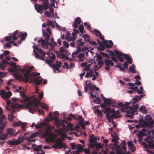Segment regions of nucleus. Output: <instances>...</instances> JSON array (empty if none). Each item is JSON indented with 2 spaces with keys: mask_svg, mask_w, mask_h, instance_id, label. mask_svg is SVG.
<instances>
[{
  "mask_svg": "<svg viewBox=\"0 0 154 154\" xmlns=\"http://www.w3.org/2000/svg\"><path fill=\"white\" fill-rule=\"evenodd\" d=\"M92 87H93L92 90L90 92L91 96H97L96 95L94 94V90L96 89L97 91H98L99 90V88L96 87L95 85H92Z\"/></svg>",
  "mask_w": 154,
  "mask_h": 154,
  "instance_id": "obj_22",
  "label": "nucleus"
},
{
  "mask_svg": "<svg viewBox=\"0 0 154 154\" xmlns=\"http://www.w3.org/2000/svg\"><path fill=\"white\" fill-rule=\"evenodd\" d=\"M47 125V123L44 122H41L39 124H36L35 125V128L38 129L42 127L43 126H46Z\"/></svg>",
  "mask_w": 154,
  "mask_h": 154,
  "instance_id": "obj_28",
  "label": "nucleus"
},
{
  "mask_svg": "<svg viewBox=\"0 0 154 154\" xmlns=\"http://www.w3.org/2000/svg\"><path fill=\"white\" fill-rule=\"evenodd\" d=\"M62 65L61 62L60 61H58V60H57L56 64H53L51 65V67L53 68V69L54 73H56V72L55 70L59 71V72H61V71L59 70L61 66Z\"/></svg>",
  "mask_w": 154,
  "mask_h": 154,
  "instance_id": "obj_12",
  "label": "nucleus"
},
{
  "mask_svg": "<svg viewBox=\"0 0 154 154\" xmlns=\"http://www.w3.org/2000/svg\"><path fill=\"white\" fill-rule=\"evenodd\" d=\"M81 36L84 38L85 39V41L86 42H89L90 40L89 35L87 34H84L81 35Z\"/></svg>",
  "mask_w": 154,
  "mask_h": 154,
  "instance_id": "obj_45",
  "label": "nucleus"
},
{
  "mask_svg": "<svg viewBox=\"0 0 154 154\" xmlns=\"http://www.w3.org/2000/svg\"><path fill=\"white\" fill-rule=\"evenodd\" d=\"M40 75V73L38 72H36L35 73L34 72L32 73L31 74V76H33V77L31 78L30 81V82H34L35 85H40L42 82V79L41 78V77H37Z\"/></svg>",
  "mask_w": 154,
  "mask_h": 154,
  "instance_id": "obj_8",
  "label": "nucleus"
},
{
  "mask_svg": "<svg viewBox=\"0 0 154 154\" xmlns=\"http://www.w3.org/2000/svg\"><path fill=\"white\" fill-rule=\"evenodd\" d=\"M83 147L82 145L80 144H79L77 145V148L76 150L80 153L83 151Z\"/></svg>",
  "mask_w": 154,
  "mask_h": 154,
  "instance_id": "obj_32",
  "label": "nucleus"
},
{
  "mask_svg": "<svg viewBox=\"0 0 154 154\" xmlns=\"http://www.w3.org/2000/svg\"><path fill=\"white\" fill-rule=\"evenodd\" d=\"M91 97L92 99H94V97H96L95 99H94L93 100V101L94 103L99 104L101 103V100L98 97Z\"/></svg>",
  "mask_w": 154,
  "mask_h": 154,
  "instance_id": "obj_40",
  "label": "nucleus"
},
{
  "mask_svg": "<svg viewBox=\"0 0 154 154\" xmlns=\"http://www.w3.org/2000/svg\"><path fill=\"white\" fill-rule=\"evenodd\" d=\"M40 133L38 131L35 132L33 133L30 136V138H33L35 137H36V136H38V135H39L40 134Z\"/></svg>",
  "mask_w": 154,
  "mask_h": 154,
  "instance_id": "obj_51",
  "label": "nucleus"
},
{
  "mask_svg": "<svg viewBox=\"0 0 154 154\" xmlns=\"http://www.w3.org/2000/svg\"><path fill=\"white\" fill-rule=\"evenodd\" d=\"M92 136H90L89 140L91 143H94L95 141L96 140V138H94V134H92Z\"/></svg>",
  "mask_w": 154,
  "mask_h": 154,
  "instance_id": "obj_48",
  "label": "nucleus"
},
{
  "mask_svg": "<svg viewBox=\"0 0 154 154\" xmlns=\"http://www.w3.org/2000/svg\"><path fill=\"white\" fill-rule=\"evenodd\" d=\"M104 63L106 66L105 68V70L109 71L110 68V66H113L114 65L113 62L111 60L106 59L104 60Z\"/></svg>",
  "mask_w": 154,
  "mask_h": 154,
  "instance_id": "obj_11",
  "label": "nucleus"
},
{
  "mask_svg": "<svg viewBox=\"0 0 154 154\" xmlns=\"http://www.w3.org/2000/svg\"><path fill=\"white\" fill-rule=\"evenodd\" d=\"M27 123L26 122H22L21 121H18L15 124L16 126H21V129L23 131H25V128Z\"/></svg>",
  "mask_w": 154,
  "mask_h": 154,
  "instance_id": "obj_14",
  "label": "nucleus"
},
{
  "mask_svg": "<svg viewBox=\"0 0 154 154\" xmlns=\"http://www.w3.org/2000/svg\"><path fill=\"white\" fill-rule=\"evenodd\" d=\"M93 72L92 70H91L88 72L85 76L86 78H88L89 77H92L93 76Z\"/></svg>",
  "mask_w": 154,
  "mask_h": 154,
  "instance_id": "obj_46",
  "label": "nucleus"
},
{
  "mask_svg": "<svg viewBox=\"0 0 154 154\" xmlns=\"http://www.w3.org/2000/svg\"><path fill=\"white\" fill-rule=\"evenodd\" d=\"M81 19L79 17H77L75 18L74 20V22L77 23L78 24H80Z\"/></svg>",
  "mask_w": 154,
  "mask_h": 154,
  "instance_id": "obj_57",
  "label": "nucleus"
},
{
  "mask_svg": "<svg viewBox=\"0 0 154 154\" xmlns=\"http://www.w3.org/2000/svg\"><path fill=\"white\" fill-rule=\"evenodd\" d=\"M50 131L51 130L50 129V131L46 133V136L48 137L46 138L45 140L47 142H54L57 135L54 133H51ZM54 142L55 143L52 146L53 148L55 149H60L64 147V148H66V147L65 146H66L65 143L61 142V138H57L55 140Z\"/></svg>",
  "mask_w": 154,
  "mask_h": 154,
  "instance_id": "obj_1",
  "label": "nucleus"
},
{
  "mask_svg": "<svg viewBox=\"0 0 154 154\" xmlns=\"http://www.w3.org/2000/svg\"><path fill=\"white\" fill-rule=\"evenodd\" d=\"M13 117L14 118L15 117L14 116L13 112H11L10 114H8V119L10 122H11L13 120Z\"/></svg>",
  "mask_w": 154,
  "mask_h": 154,
  "instance_id": "obj_41",
  "label": "nucleus"
},
{
  "mask_svg": "<svg viewBox=\"0 0 154 154\" xmlns=\"http://www.w3.org/2000/svg\"><path fill=\"white\" fill-rule=\"evenodd\" d=\"M8 64L12 67L8 69V71L11 72L14 76L17 79H19V75H20L19 72L20 66H17L16 63L13 62H11L8 63Z\"/></svg>",
  "mask_w": 154,
  "mask_h": 154,
  "instance_id": "obj_4",
  "label": "nucleus"
},
{
  "mask_svg": "<svg viewBox=\"0 0 154 154\" xmlns=\"http://www.w3.org/2000/svg\"><path fill=\"white\" fill-rule=\"evenodd\" d=\"M10 97H2V98L5 100H7L6 102L8 105H9L12 103L10 100H8V99Z\"/></svg>",
  "mask_w": 154,
  "mask_h": 154,
  "instance_id": "obj_52",
  "label": "nucleus"
},
{
  "mask_svg": "<svg viewBox=\"0 0 154 154\" xmlns=\"http://www.w3.org/2000/svg\"><path fill=\"white\" fill-rule=\"evenodd\" d=\"M114 51L115 54L118 55L117 58L120 62H122L124 61V59L122 57V56H123L128 61L129 63L130 64L132 63V59L128 55L122 53L118 51Z\"/></svg>",
  "mask_w": 154,
  "mask_h": 154,
  "instance_id": "obj_6",
  "label": "nucleus"
},
{
  "mask_svg": "<svg viewBox=\"0 0 154 154\" xmlns=\"http://www.w3.org/2000/svg\"><path fill=\"white\" fill-rule=\"evenodd\" d=\"M0 95L1 96H11L12 93L11 91L7 92L5 90H2L1 91Z\"/></svg>",
  "mask_w": 154,
  "mask_h": 154,
  "instance_id": "obj_16",
  "label": "nucleus"
},
{
  "mask_svg": "<svg viewBox=\"0 0 154 154\" xmlns=\"http://www.w3.org/2000/svg\"><path fill=\"white\" fill-rule=\"evenodd\" d=\"M7 134L6 133L2 134L0 135V140H5L7 137Z\"/></svg>",
  "mask_w": 154,
  "mask_h": 154,
  "instance_id": "obj_42",
  "label": "nucleus"
},
{
  "mask_svg": "<svg viewBox=\"0 0 154 154\" xmlns=\"http://www.w3.org/2000/svg\"><path fill=\"white\" fill-rule=\"evenodd\" d=\"M83 151L84 152L85 154H90L91 153L90 150L87 148L83 149Z\"/></svg>",
  "mask_w": 154,
  "mask_h": 154,
  "instance_id": "obj_62",
  "label": "nucleus"
},
{
  "mask_svg": "<svg viewBox=\"0 0 154 154\" xmlns=\"http://www.w3.org/2000/svg\"><path fill=\"white\" fill-rule=\"evenodd\" d=\"M129 150L132 152H134L135 151L136 148L134 146V145L132 146H129Z\"/></svg>",
  "mask_w": 154,
  "mask_h": 154,
  "instance_id": "obj_59",
  "label": "nucleus"
},
{
  "mask_svg": "<svg viewBox=\"0 0 154 154\" xmlns=\"http://www.w3.org/2000/svg\"><path fill=\"white\" fill-rule=\"evenodd\" d=\"M27 35V33L26 32H21L20 34H18V37H21V40L23 41L26 38Z\"/></svg>",
  "mask_w": 154,
  "mask_h": 154,
  "instance_id": "obj_26",
  "label": "nucleus"
},
{
  "mask_svg": "<svg viewBox=\"0 0 154 154\" xmlns=\"http://www.w3.org/2000/svg\"><path fill=\"white\" fill-rule=\"evenodd\" d=\"M102 99L108 106L110 105L111 103V100L109 99H107L105 97H102Z\"/></svg>",
  "mask_w": 154,
  "mask_h": 154,
  "instance_id": "obj_33",
  "label": "nucleus"
},
{
  "mask_svg": "<svg viewBox=\"0 0 154 154\" xmlns=\"http://www.w3.org/2000/svg\"><path fill=\"white\" fill-rule=\"evenodd\" d=\"M56 124V125L57 128H59L61 125V122L59 119H56L55 118V120H54Z\"/></svg>",
  "mask_w": 154,
  "mask_h": 154,
  "instance_id": "obj_29",
  "label": "nucleus"
},
{
  "mask_svg": "<svg viewBox=\"0 0 154 154\" xmlns=\"http://www.w3.org/2000/svg\"><path fill=\"white\" fill-rule=\"evenodd\" d=\"M7 120L5 116L2 115L0 117V134L2 133L7 125Z\"/></svg>",
  "mask_w": 154,
  "mask_h": 154,
  "instance_id": "obj_10",
  "label": "nucleus"
},
{
  "mask_svg": "<svg viewBox=\"0 0 154 154\" xmlns=\"http://www.w3.org/2000/svg\"><path fill=\"white\" fill-rule=\"evenodd\" d=\"M46 54L48 55V57H49L50 59L53 61L55 60V56L54 54L49 52H47Z\"/></svg>",
  "mask_w": 154,
  "mask_h": 154,
  "instance_id": "obj_27",
  "label": "nucleus"
},
{
  "mask_svg": "<svg viewBox=\"0 0 154 154\" xmlns=\"http://www.w3.org/2000/svg\"><path fill=\"white\" fill-rule=\"evenodd\" d=\"M15 131L14 129L9 128L7 130L6 133L7 134V136L9 135L10 136H11L12 135L16 136L19 133V131H17L15 134Z\"/></svg>",
  "mask_w": 154,
  "mask_h": 154,
  "instance_id": "obj_13",
  "label": "nucleus"
},
{
  "mask_svg": "<svg viewBox=\"0 0 154 154\" xmlns=\"http://www.w3.org/2000/svg\"><path fill=\"white\" fill-rule=\"evenodd\" d=\"M48 117L51 120H53L54 119V118L53 117L52 113L51 112H50L49 113L48 115Z\"/></svg>",
  "mask_w": 154,
  "mask_h": 154,
  "instance_id": "obj_58",
  "label": "nucleus"
},
{
  "mask_svg": "<svg viewBox=\"0 0 154 154\" xmlns=\"http://www.w3.org/2000/svg\"><path fill=\"white\" fill-rule=\"evenodd\" d=\"M57 55V57L61 59H64L65 57V55L62 53H59L58 52H56Z\"/></svg>",
  "mask_w": 154,
  "mask_h": 154,
  "instance_id": "obj_38",
  "label": "nucleus"
},
{
  "mask_svg": "<svg viewBox=\"0 0 154 154\" xmlns=\"http://www.w3.org/2000/svg\"><path fill=\"white\" fill-rule=\"evenodd\" d=\"M135 112H134L131 110L130 111H128L127 112L126 114H127V116L128 117L132 119L133 117V116L134 115Z\"/></svg>",
  "mask_w": 154,
  "mask_h": 154,
  "instance_id": "obj_36",
  "label": "nucleus"
},
{
  "mask_svg": "<svg viewBox=\"0 0 154 154\" xmlns=\"http://www.w3.org/2000/svg\"><path fill=\"white\" fill-rule=\"evenodd\" d=\"M18 30H17L11 34L13 37V40H16L18 39V37L17 36L18 35Z\"/></svg>",
  "mask_w": 154,
  "mask_h": 154,
  "instance_id": "obj_37",
  "label": "nucleus"
},
{
  "mask_svg": "<svg viewBox=\"0 0 154 154\" xmlns=\"http://www.w3.org/2000/svg\"><path fill=\"white\" fill-rule=\"evenodd\" d=\"M45 14L48 17H51V13L50 11H45Z\"/></svg>",
  "mask_w": 154,
  "mask_h": 154,
  "instance_id": "obj_60",
  "label": "nucleus"
},
{
  "mask_svg": "<svg viewBox=\"0 0 154 154\" xmlns=\"http://www.w3.org/2000/svg\"><path fill=\"white\" fill-rule=\"evenodd\" d=\"M138 107L139 105L136 104V105L133 106H130V108L131 110L135 113L137 111Z\"/></svg>",
  "mask_w": 154,
  "mask_h": 154,
  "instance_id": "obj_34",
  "label": "nucleus"
},
{
  "mask_svg": "<svg viewBox=\"0 0 154 154\" xmlns=\"http://www.w3.org/2000/svg\"><path fill=\"white\" fill-rule=\"evenodd\" d=\"M53 61H52V60H49L48 59H46L45 60V62L46 63L48 64L49 66L51 67V65H52L53 64H52L51 63L53 62Z\"/></svg>",
  "mask_w": 154,
  "mask_h": 154,
  "instance_id": "obj_56",
  "label": "nucleus"
},
{
  "mask_svg": "<svg viewBox=\"0 0 154 154\" xmlns=\"http://www.w3.org/2000/svg\"><path fill=\"white\" fill-rule=\"evenodd\" d=\"M104 45L106 48H109L112 47L113 45V43L111 40H109L108 41L106 40Z\"/></svg>",
  "mask_w": 154,
  "mask_h": 154,
  "instance_id": "obj_20",
  "label": "nucleus"
},
{
  "mask_svg": "<svg viewBox=\"0 0 154 154\" xmlns=\"http://www.w3.org/2000/svg\"><path fill=\"white\" fill-rule=\"evenodd\" d=\"M102 112L105 114L107 113H108L107 114L113 113L115 112V110L113 109H111L110 108L108 107L105 108L104 109L102 110Z\"/></svg>",
  "mask_w": 154,
  "mask_h": 154,
  "instance_id": "obj_19",
  "label": "nucleus"
},
{
  "mask_svg": "<svg viewBox=\"0 0 154 154\" xmlns=\"http://www.w3.org/2000/svg\"><path fill=\"white\" fill-rule=\"evenodd\" d=\"M34 68L33 66H30L27 67V65H25L23 66V69H19L20 72L22 73H23L24 77L22 78L23 80L26 82H28L29 79H30V72Z\"/></svg>",
  "mask_w": 154,
  "mask_h": 154,
  "instance_id": "obj_5",
  "label": "nucleus"
},
{
  "mask_svg": "<svg viewBox=\"0 0 154 154\" xmlns=\"http://www.w3.org/2000/svg\"><path fill=\"white\" fill-rule=\"evenodd\" d=\"M14 102H13L11 104V107L12 108L16 109L17 108V105L18 104L16 103V102L17 101V99L15 98H12L11 99Z\"/></svg>",
  "mask_w": 154,
  "mask_h": 154,
  "instance_id": "obj_25",
  "label": "nucleus"
},
{
  "mask_svg": "<svg viewBox=\"0 0 154 154\" xmlns=\"http://www.w3.org/2000/svg\"><path fill=\"white\" fill-rule=\"evenodd\" d=\"M93 32H94L95 33V35L97 36H98V35H99L100 34H101L99 31L96 29H94Z\"/></svg>",
  "mask_w": 154,
  "mask_h": 154,
  "instance_id": "obj_63",
  "label": "nucleus"
},
{
  "mask_svg": "<svg viewBox=\"0 0 154 154\" xmlns=\"http://www.w3.org/2000/svg\"><path fill=\"white\" fill-rule=\"evenodd\" d=\"M129 69L131 73H134L136 72V71L134 69V66L133 64L131 66L129 67Z\"/></svg>",
  "mask_w": 154,
  "mask_h": 154,
  "instance_id": "obj_47",
  "label": "nucleus"
},
{
  "mask_svg": "<svg viewBox=\"0 0 154 154\" xmlns=\"http://www.w3.org/2000/svg\"><path fill=\"white\" fill-rule=\"evenodd\" d=\"M94 113H95L97 114V116L99 118H101L102 116V113L101 112L100 110L97 109L95 110L94 111Z\"/></svg>",
  "mask_w": 154,
  "mask_h": 154,
  "instance_id": "obj_43",
  "label": "nucleus"
},
{
  "mask_svg": "<svg viewBox=\"0 0 154 154\" xmlns=\"http://www.w3.org/2000/svg\"><path fill=\"white\" fill-rule=\"evenodd\" d=\"M120 116V115H116L115 114H113L110 115L109 114H107L106 115V118L107 120L110 121L111 119H118L119 118Z\"/></svg>",
  "mask_w": 154,
  "mask_h": 154,
  "instance_id": "obj_18",
  "label": "nucleus"
},
{
  "mask_svg": "<svg viewBox=\"0 0 154 154\" xmlns=\"http://www.w3.org/2000/svg\"><path fill=\"white\" fill-rule=\"evenodd\" d=\"M100 54L103 55V56L107 58H109L110 56L107 53H104L102 52H100Z\"/></svg>",
  "mask_w": 154,
  "mask_h": 154,
  "instance_id": "obj_61",
  "label": "nucleus"
},
{
  "mask_svg": "<svg viewBox=\"0 0 154 154\" xmlns=\"http://www.w3.org/2000/svg\"><path fill=\"white\" fill-rule=\"evenodd\" d=\"M114 134H111L113 138L112 139V141L113 142L117 143L118 142L117 140H118L119 137L115 132H114Z\"/></svg>",
  "mask_w": 154,
  "mask_h": 154,
  "instance_id": "obj_30",
  "label": "nucleus"
},
{
  "mask_svg": "<svg viewBox=\"0 0 154 154\" xmlns=\"http://www.w3.org/2000/svg\"><path fill=\"white\" fill-rule=\"evenodd\" d=\"M42 147V146L41 145H38L36 146L35 147H34L33 149L35 151H38L39 150H41L42 152L40 153V154H45V152L42 150L41 149Z\"/></svg>",
  "mask_w": 154,
  "mask_h": 154,
  "instance_id": "obj_24",
  "label": "nucleus"
},
{
  "mask_svg": "<svg viewBox=\"0 0 154 154\" xmlns=\"http://www.w3.org/2000/svg\"><path fill=\"white\" fill-rule=\"evenodd\" d=\"M148 134L149 135H151L152 134V137L154 139V130H149L148 131Z\"/></svg>",
  "mask_w": 154,
  "mask_h": 154,
  "instance_id": "obj_64",
  "label": "nucleus"
},
{
  "mask_svg": "<svg viewBox=\"0 0 154 154\" xmlns=\"http://www.w3.org/2000/svg\"><path fill=\"white\" fill-rule=\"evenodd\" d=\"M103 145H101L100 143H97V142L95 143L96 147L97 148H101V149L103 148Z\"/></svg>",
  "mask_w": 154,
  "mask_h": 154,
  "instance_id": "obj_54",
  "label": "nucleus"
},
{
  "mask_svg": "<svg viewBox=\"0 0 154 154\" xmlns=\"http://www.w3.org/2000/svg\"><path fill=\"white\" fill-rule=\"evenodd\" d=\"M35 8L37 12L41 13L43 11L42 6L40 5H35Z\"/></svg>",
  "mask_w": 154,
  "mask_h": 154,
  "instance_id": "obj_21",
  "label": "nucleus"
},
{
  "mask_svg": "<svg viewBox=\"0 0 154 154\" xmlns=\"http://www.w3.org/2000/svg\"><path fill=\"white\" fill-rule=\"evenodd\" d=\"M54 25H55L56 24L53 20H48L47 22V25L48 26H50L52 28H54Z\"/></svg>",
  "mask_w": 154,
  "mask_h": 154,
  "instance_id": "obj_31",
  "label": "nucleus"
},
{
  "mask_svg": "<svg viewBox=\"0 0 154 154\" xmlns=\"http://www.w3.org/2000/svg\"><path fill=\"white\" fill-rule=\"evenodd\" d=\"M24 98L25 102H28L26 106L27 107H31L32 105L33 104L34 107L38 108V106H41V107L45 109L48 110V107L45 104L41 103L38 100L37 97L32 99V97H23Z\"/></svg>",
  "mask_w": 154,
  "mask_h": 154,
  "instance_id": "obj_3",
  "label": "nucleus"
},
{
  "mask_svg": "<svg viewBox=\"0 0 154 154\" xmlns=\"http://www.w3.org/2000/svg\"><path fill=\"white\" fill-rule=\"evenodd\" d=\"M131 103V102H126L125 103V105H124L122 104V103L119 102L118 104V106H119L120 107H123V108H125V107L126 106H128V105H129Z\"/></svg>",
  "mask_w": 154,
  "mask_h": 154,
  "instance_id": "obj_39",
  "label": "nucleus"
},
{
  "mask_svg": "<svg viewBox=\"0 0 154 154\" xmlns=\"http://www.w3.org/2000/svg\"><path fill=\"white\" fill-rule=\"evenodd\" d=\"M139 122L142 127L146 128V131H148L149 128H151L154 124V121L152 120H150L149 122L141 119L140 120Z\"/></svg>",
  "mask_w": 154,
  "mask_h": 154,
  "instance_id": "obj_9",
  "label": "nucleus"
},
{
  "mask_svg": "<svg viewBox=\"0 0 154 154\" xmlns=\"http://www.w3.org/2000/svg\"><path fill=\"white\" fill-rule=\"evenodd\" d=\"M33 48L34 49L33 52L34 54L35 57L37 59H38L41 60H44L45 59L44 57L42 56H40L35 51V50L39 52L41 54L44 56H45V54H46V53L44 52L41 49L39 48L36 46H33Z\"/></svg>",
  "mask_w": 154,
  "mask_h": 154,
  "instance_id": "obj_7",
  "label": "nucleus"
},
{
  "mask_svg": "<svg viewBox=\"0 0 154 154\" xmlns=\"http://www.w3.org/2000/svg\"><path fill=\"white\" fill-rule=\"evenodd\" d=\"M146 128H143L141 131H139L137 133V136L138 137H141L142 136L145 135L144 132H146Z\"/></svg>",
  "mask_w": 154,
  "mask_h": 154,
  "instance_id": "obj_23",
  "label": "nucleus"
},
{
  "mask_svg": "<svg viewBox=\"0 0 154 154\" xmlns=\"http://www.w3.org/2000/svg\"><path fill=\"white\" fill-rule=\"evenodd\" d=\"M140 110L143 114H146L147 113V110L144 106H142L140 108Z\"/></svg>",
  "mask_w": 154,
  "mask_h": 154,
  "instance_id": "obj_35",
  "label": "nucleus"
},
{
  "mask_svg": "<svg viewBox=\"0 0 154 154\" xmlns=\"http://www.w3.org/2000/svg\"><path fill=\"white\" fill-rule=\"evenodd\" d=\"M16 91L20 93V95L21 96H26L25 93H26V90L24 88H23L22 87L20 86L18 89H17Z\"/></svg>",
  "mask_w": 154,
  "mask_h": 154,
  "instance_id": "obj_15",
  "label": "nucleus"
},
{
  "mask_svg": "<svg viewBox=\"0 0 154 154\" xmlns=\"http://www.w3.org/2000/svg\"><path fill=\"white\" fill-rule=\"evenodd\" d=\"M42 33L43 35L45 37V39L42 40V38H41L40 40H38V41L39 42H41L42 47L44 49H48L49 46L51 48H49V51H52L54 48L53 45L54 46H56L57 45V43L54 41L52 43L49 42V38L50 37V35L47 32H45L44 30H42Z\"/></svg>",
  "mask_w": 154,
  "mask_h": 154,
  "instance_id": "obj_2",
  "label": "nucleus"
},
{
  "mask_svg": "<svg viewBox=\"0 0 154 154\" xmlns=\"http://www.w3.org/2000/svg\"><path fill=\"white\" fill-rule=\"evenodd\" d=\"M84 26L82 24L79 25V29L81 33L83 32Z\"/></svg>",
  "mask_w": 154,
  "mask_h": 154,
  "instance_id": "obj_55",
  "label": "nucleus"
},
{
  "mask_svg": "<svg viewBox=\"0 0 154 154\" xmlns=\"http://www.w3.org/2000/svg\"><path fill=\"white\" fill-rule=\"evenodd\" d=\"M43 2L45 4L42 5V9L44 11L47 10L49 7V4L48 0H39Z\"/></svg>",
  "mask_w": 154,
  "mask_h": 154,
  "instance_id": "obj_17",
  "label": "nucleus"
},
{
  "mask_svg": "<svg viewBox=\"0 0 154 154\" xmlns=\"http://www.w3.org/2000/svg\"><path fill=\"white\" fill-rule=\"evenodd\" d=\"M85 120L83 119L80 120L78 122L79 125L81 126L82 128L84 129V123Z\"/></svg>",
  "mask_w": 154,
  "mask_h": 154,
  "instance_id": "obj_49",
  "label": "nucleus"
},
{
  "mask_svg": "<svg viewBox=\"0 0 154 154\" xmlns=\"http://www.w3.org/2000/svg\"><path fill=\"white\" fill-rule=\"evenodd\" d=\"M144 140L149 144V143L152 141L153 140L151 136H148L144 139Z\"/></svg>",
  "mask_w": 154,
  "mask_h": 154,
  "instance_id": "obj_44",
  "label": "nucleus"
},
{
  "mask_svg": "<svg viewBox=\"0 0 154 154\" xmlns=\"http://www.w3.org/2000/svg\"><path fill=\"white\" fill-rule=\"evenodd\" d=\"M137 98L134 97L133 98V100H132V104H135L137 101L139 99V100H140V98H139L140 97H136Z\"/></svg>",
  "mask_w": 154,
  "mask_h": 154,
  "instance_id": "obj_53",
  "label": "nucleus"
},
{
  "mask_svg": "<svg viewBox=\"0 0 154 154\" xmlns=\"http://www.w3.org/2000/svg\"><path fill=\"white\" fill-rule=\"evenodd\" d=\"M12 38L13 39V37L11 34H10L9 35L6 36L5 38V40L6 42L10 41Z\"/></svg>",
  "mask_w": 154,
  "mask_h": 154,
  "instance_id": "obj_50",
  "label": "nucleus"
}]
</instances>
